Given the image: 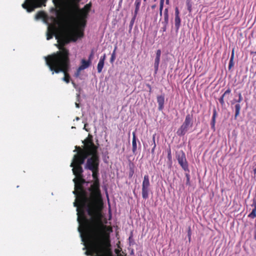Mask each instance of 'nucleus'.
<instances>
[{"instance_id":"f257e3e1","label":"nucleus","mask_w":256,"mask_h":256,"mask_svg":"<svg viewBox=\"0 0 256 256\" xmlns=\"http://www.w3.org/2000/svg\"><path fill=\"white\" fill-rule=\"evenodd\" d=\"M92 184L88 188L90 192L88 197L86 190V198H80L79 202L82 207H86L88 214L90 216L96 215L100 210L102 204L100 183L92 182Z\"/></svg>"},{"instance_id":"f03ea898","label":"nucleus","mask_w":256,"mask_h":256,"mask_svg":"<svg viewBox=\"0 0 256 256\" xmlns=\"http://www.w3.org/2000/svg\"><path fill=\"white\" fill-rule=\"evenodd\" d=\"M56 38L58 42L56 46L59 50L45 57L46 62L58 60L64 62L66 60H70L69 50L65 47V46L69 43L70 40L62 34L56 35Z\"/></svg>"},{"instance_id":"7ed1b4c3","label":"nucleus","mask_w":256,"mask_h":256,"mask_svg":"<svg viewBox=\"0 0 256 256\" xmlns=\"http://www.w3.org/2000/svg\"><path fill=\"white\" fill-rule=\"evenodd\" d=\"M82 143L84 144L83 148L79 146H75L76 150L74 152L76 151L77 153L74 156L73 159H86L92 152H94L96 145L94 143L92 135L89 134L86 138L82 141Z\"/></svg>"},{"instance_id":"20e7f679","label":"nucleus","mask_w":256,"mask_h":256,"mask_svg":"<svg viewBox=\"0 0 256 256\" xmlns=\"http://www.w3.org/2000/svg\"><path fill=\"white\" fill-rule=\"evenodd\" d=\"M46 64L48 66L50 70L52 72L58 74L62 72L64 74L63 80L66 83H68L70 80V76L68 74V72L70 67V60H66L62 62L61 60L54 62H46Z\"/></svg>"},{"instance_id":"39448f33","label":"nucleus","mask_w":256,"mask_h":256,"mask_svg":"<svg viewBox=\"0 0 256 256\" xmlns=\"http://www.w3.org/2000/svg\"><path fill=\"white\" fill-rule=\"evenodd\" d=\"M91 6V3H89L86 4L84 8L82 9H80L78 6H76L71 10V16L78 26L82 27L85 26L86 24V19L90 11Z\"/></svg>"},{"instance_id":"423d86ee","label":"nucleus","mask_w":256,"mask_h":256,"mask_svg":"<svg viewBox=\"0 0 256 256\" xmlns=\"http://www.w3.org/2000/svg\"><path fill=\"white\" fill-rule=\"evenodd\" d=\"M76 202H74V206L77 207V212H78V220L79 224L81 225V227L79 228L80 232H82L81 229L82 228V230H88L90 229V221L86 218L84 208L86 207H82V205L80 203L78 199V196H76Z\"/></svg>"},{"instance_id":"0eeeda50","label":"nucleus","mask_w":256,"mask_h":256,"mask_svg":"<svg viewBox=\"0 0 256 256\" xmlns=\"http://www.w3.org/2000/svg\"><path fill=\"white\" fill-rule=\"evenodd\" d=\"M98 146H96L94 152L89 155L90 158H87L86 164L84 166L86 169L90 170H99L100 157L98 154Z\"/></svg>"},{"instance_id":"6e6552de","label":"nucleus","mask_w":256,"mask_h":256,"mask_svg":"<svg viewBox=\"0 0 256 256\" xmlns=\"http://www.w3.org/2000/svg\"><path fill=\"white\" fill-rule=\"evenodd\" d=\"M74 182V190L73 193L75 196H78V199L79 200L80 198H86V190L83 186L85 183H88V182L84 178V176H79L73 180Z\"/></svg>"},{"instance_id":"1a4fd4ad","label":"nucleus","mask_w":256,"mask_h":256,"mask_svg":"<svg viewBox=\"0 0 256 256\" xmlns=\"http://www.w3.org/2000/svg\"><path fill=\"white\" fill-rule=\"evenodd\" d=\"M47 0H26L25 2L22 4L24 8L28 12H32L35 8H40L42 6H45V3Z\"/></svg>"},{"instance_id":"9d476101","label":"nucleus","mask_w":256,"mask_h":256,"mask_svg":"<svg viewBox=\"0 0 256 256\" xmlns=\"http://www.w3.org/2000/svg\"><path fill=\"white\" fill-rule=\"evenodd\" d=\"M193 126V117L192 115L188 114L186 116L185 120L180 127L178 129L176 133L178 136H184L190 128Z\"/></svg>"},{"instance_id":"9b49d317","label":"nucleus","mask_w":256,"mask_h":256,"mask_svg":"<svg viewBox=\"0 0 256 256\" xmlns=\"http://www.w3.org/2000/svg\"><path fill=\"white\" fill-rule=\"evenodd\" d=\"M86 159H72L70 167H72V172L76 177L83 175L84 170L82 165L84 164Z\"/></svg>"},{"instance_id":"f8f14e48","label":"nucleus","mask_w":256,"mask_h":256,"mask_svg":"<svg viewBox=\"0 0 256 256\" xmlns=\"http://www.w3.org/2000/svg\"><path fill=\"white\" fill-rule=\"evenodd\" d=\"M150 184L148 174L144 176L142 183V194L144 199L146 200L148 198L149 192L150 190Z\"/></svg>"},{"instance_id":"ddd939ff","label":"nucleus","mask_w":256,"mask_h":256,"mask_svg":"<svg viewBox=\"0 0 256 256\" xmlns=\"http://www.w3.org/2000/svg\"><path fill=\"white\" fill-rule=\"evenodd\" d=\"M176 158L182 168L185 172H190L185 153L182 150H180L176 152Z\"/></svg>"},{"instance_id":"4468645a","label":"nucleus","mask_w":256,"mask_h":256,"mask_svg":"<svg viewBox=\"0 0 256 256\" xmlns=\"http://www.w3.org/2000/svg\"><path fill=\"white\" fill-rule=\"evenodd\" d=\"M238 99H234L230 101V103L232 105L234 104L235 103H236L234 106L235 108V114H234V119L236 120L237 117L240 115V110L241 108L240 105V104L242 100V96L240 92H239L238 94Z\"/></svg>"},{"instance_id":"2eb2a0df","label":"nucleus","mask_w":256,"mask_h":256,"mask_svg":"<svg viewBox=\"0 0 256 256\" xmlns=\"http://www.w3.org/2000/svg\"><path fill=\"white\" fill-rule=\"evenodd\" d=\"M83 34V32L78 30L72 31L70 34V40L73 42H76L78 38L82 37Z\"/></svg>"},{"instance_id":"dca6fc26","label":"nucleus","mask_w":256,"mask_h":256,"mask_svg":"<svg viewBox=\"0 0 256 256\" xmlns=\"http://www.w3.org/2000/svg\"><path fill=\"white\" fill-rule=\"evenodd\" d=\"M157 102L158 104V110H162L164 108V94L158 96L156 97Z\"/></svg>"},{"instance_id":"f3484780","label":"nucleus","mask_w":256,"mask_h":256,"mask_svg":"<svg viewBox=\"0 0 256 256\" xmlns=\"http://www.w3.org/2000/svg\"><path fill=\"white\" fill-rule=\"evenodd\" d=\"M106 56L104 54L103 56H102L98 64L97 69L98 72L100 73L102 72V70L104 68V60H106Z\"/></svg>"},{"instance_id":"a211bd4d","label":"nucleus","mask_w":256,"mask_h":256,"mask_svg":"<svg viewBox=\"0 0 256 256\" xmlns=\"http://www.w3.org/2000/svg\"><path fill=\"white\" fill-rule=\"evenodd\" d=\"M92 62L90 60L82 59L80 62V65L79 66V70H84L88 68L91 64Z\"/></svg>"},{"instance_id":"6ab92c4d","label":"nucleus","mask_w":256,"mask_h":256,"mask_svg":"<svg viewBox=\"0 0 256 256\" xmlns=\"http://www.w3.org/2000/svg\"><path fill=\"white\" fill-rule=\"evenodd\" d=\"M137 150L136 144V132H132V151L134 154H136Z\"/></svg>"},{"instance_id":"aec40b11","label":"nucleus","mask_w":256,"mask_h":256,"mask_svg":"<svg viewBox=\"0 0 256 256\" xmlns=\"http://www.w3.org/2000/svg\"><path fill=\"white\" fill-rule=\"evenodd\" d=\"M92 172V177L94 180L92 182L100 183L99 176V170H91Z\"/></svg>"},{"instance_id":"412c9836","label":"nucleus","mask_w":256,"mask_h":256,"mask_svg":"<svg viewBox=\"0 0 256 256\" xmlns=\"http://www.w3.org/2000/svg\"><path fill=\"white\" fill-rule=\"evenodd\" d=\"M217 116V112L215 108L213 110V114L212 118V120L210 122L211 128L214 131L215 130V123H216V118Z\"/></svg>"},{"instance_id":"4be33fe9","label":"nucleus","mask_w":256,"mask_h":256,"mask_svg":"<svg viewBox=\"0 0 256 256\" xmlns=\"http://www.w3.org/2000/svg\"><path fill=\"white\" fill-rule=\"evenodd\" d=\"M141 3V0H136L134 4H135V10H134V20H135L136 17L138 13V12L140 9V6Z\"/></svg>"},{"instance_id":"5701e85b","label":"nucleus","mask_w":256,"mask_h":256,"mask_svg":"<svg viewBox=\"0 0 256 256\" xmlns=\"http://www.w3.org/2000/svg\"><path fill=\"white\" fill-rule=\"evenodd\" d=\"M181 20L180 16H175L174 18V25L176 31H178L180 26Z\"/></svg>"},{"instance_id":"b1692460","label":"nucleus","mask_w":256,"mask_h":256,"mask_svg":"<svg viewBox=\"0 0 256 256\" xmlns=\"http://www.w3.org/2000/svg\"><path fill=\"white\" fill-rule=\"evenodd\" d=\"M234 48L232 49L231 54V56L230 58L229 64H228V70H230L232 67L234 66Z\"/></svg>"},{"instance_id":"393cba45","label":"nucleus","mask_w":256,"mask_h":256,"mask_svg":"<svg viewBox=\"0 0 256 256\" xmlns=\"http://www.w3.org/2000/svg\"><path fill=\"white\" fill-rule=\"evenodd\" d=\"M164 21L165 23H168V8H166L164 10Z\"/></svg>"},{"instance_id":"a878e982","label":"nucleus","mask_w":256,"mask_h":256,"mask_svg":"<svg viewBox=\"0 0 256 256\" xmlns=\"http://www.w3.org/2000/svg\"><path fill=\"white\" fill-rule=\"evenodd\" d=\"M46 16V14L42 11L38 12L35 16L36 19L44 18Z\"/></svg>"},{"instance_id":"bb28decb","label":"nucleus","mask_w":256,"mask_h":256,"mask_svg":"<svg viewBox=\"0 0 256 256\" xmlns=\"http://www.w3.org/2000/svg\"><path fill=\"white\" fill-rule=\"evenodd\" d=\"M160 62V58L156 57L154 64V68L156 72L158 70Z\"/></svg>"},{"instance_id":"cd10ccee","label":"nucleus","mask_w":256,"mask_h":256,"mask_svg":"<svg viewBox=\"0 0 256 256\" xmlns=\"http://www.w3.org/2000/svg\"><path fill=\"white\" fill-rule=\"evenodd\" d=\"M254 208L252 210V211L248 215V217L250 218H256V206H253Z\"/></svg>"},{"instance_id":"c85d7f7f","label":"nucleus","mask_w":256,"mask_h":256,"mask_svg":"<svg viewBox=\"0 0 256 256\" xmlns=\"http://www.w3.org/2000/svg\"><path fill=\"white\" fill-rule=\"evenodd\" d=\"M54 35V32H50V29L48 28V32H47L46 34V39L48 40H50L51 38H52Z\"/></svg>"},{"instance_id":"c756f323","label":"nucleus","mask_w":256,"mask_h":256,"mask_svg":"<svg viewBox=\"0 0 256 256\" xmlns=\"http://www.w3.org/2000/svg\"><path fill=\"white\" fill-rule=\"evenodd\" d=\"M186 185H190V176L188 174L189 172H186Z\"/></svg>"},{"instance_id":"7c9ffc66","label":"nucleus","mask_w":256,"mask_h":256,"mask_svg":"<svg viewBox=\"0 0 256 256\" xmlns=\"http://www.w3.org/2000/svg\"><path fill=\"white\" fill-rule=\"evenodd\" d=\"M167 152H168V158L170 162H172V153H171V150L170 148L168 149Z\"/></svg>"},{"instance_id":"2f4dec72","label":"nucleus","mask_w":256,"mask_h":256,"mask_svg":"<svg viewBox=\"0 0 256 256\" xmlns=\"http://www.w3.org/2000/svg\"><path fill=\"white\" fill-rule=\"evenodd\" d=\"M225 96H223V95L222 94V96L220 97V98L218 99L219 102H220V104L222 106H224V98Z\"/></svg>"},{"instance_id":"473e14b6","label":"nucleus","mask_w":256,"mask_h":256,"mask_svg":"<svg viewBox=\"0 0 256 256\" xmlns=\"http://www.w3.org/2000/svg\"><path fill=\"white\" fill-rule=\"evenodd\" d=\"M162 24H163V26L162 28V30L163 32H164L166 30L167 26L168 24V23H165V22H162Z\"/></svg>"},{"instance_id":"72a5a7b5","label":"nucleus","mask_w":256,"mask_h":256,"mask_svg":"<svg viewBox=\"0 0 256 256\" xmlns=\"http://www.w3.org/2000/svg\"><path fill=\"white\" fill-rule=\"evenodd\" d=\"M164 2H160V16H162V11L163 8H164Z\"/></svg>"},{"instance_id":"f704fd0d","label":"nucleus","mask_w":256,"mask_h":256,"mask_svg":"<svg viewBox=\"0 0 256 256\" xmlns=\"http://www.w3.org/2000/svg\"><path fill=\"white\" fill-rule=\"evenodd\" d=\"M82 70H79V67L78 68V69L76 70V72H75L74 74V76L76 78H78L80 76V72Z\"/></svg>"},{"instance_id":"c9c22d12","label":"nucleus","mask_w":256,"mask_h":256,"mask_svg":"<svg viewBox=\"0 0 256 256\" xmlns=\"http://www.w3.org/2000/svg\"><path fill=\"white\" fill-rule=\"evenodd\" d=\"M231 92V90L230 88H228L225 92L222 94L223 96H226L228 94H229Z\"/></svg>"},{"instance_id":"e433bc0d","label":"nucleus","mask_w":256,"mask_h":256,"mask_svg":"<svg viewBox=\"0 0 256 256\" xmlns=\"http://www.w3.org/2000/svg\"><path fill=\"white\" fill-rule=\"evenodd\" d=\"M254 239L256 240V220L254 224Z\"/></svg>"},{"instance_id":"4c0bfd02","label":"nucleus","mask_w":256,"mask_h":256,"mask_svg":"<svg viewBox=\"0 0 256 256\" xmlns=\"http://www.w3.org/2000/svg\"><path fill=\"white\" fill-rule=\"evenodd\" d=\"M161 50H158L156 52V56L158 58H160Z\"/></svg>"},{"instance_id":"58836bf2","label":"nucleus","mask_w":256,"mask_h":256,"mask_svg":"<svg viewBox=\"0 0 256 256\" xmlns=\"http://www.w3.org/2000/svg\"><path fill=\"white\" fill-rule=\"evenodd\" d=\"M115 59H116V55H114V54H112L111 58L110 59V62L111 63H113V62H114Z\"/></svg>"},{"instance_id":"ea45409f","label":"nucleus","mask_w":256,"mask_h":256,"mask_svg":"<svg viewBox=\"0 0 256 256\" xmlns=\"http://www.w3.org/2000/svg\"><path fill=\"white\" fill-rule=\"evenodd\" d=\"M180 12L178 10V7H176L175 8V16H180Z\"/></svg>"},{"instance_id":"a19ab883","label":"nucleus","mask_w":256,"mask_h":256,"mask_svg":"<svg viewBox=\"0 0 256 256\" xmlns=\"http://www.w3.org/2000/svg\"><path fill=\"white\" fill-rule=\"evenodd\" d=\"M153 142H154V146L152 150V153H153L154 152V149H155L156 146V143H155V140H154V136L153 138Z\"/></svg>"},{"instance_id":"79ce46f5","label":"nucleus","mask_w":256,"mask_h":256,"mask_svg":"<svg viewBox=\"0 0 256 256\" xmlns=\"http://www.w3.org/2000/svg\"><path fill=\"white\" fill-rule=\"evenodd\" d=\"M93 56H94L93 52H92L88 56V60H90V62H92V60L93 58Z\"/></svg>"},{"instance_id":"37998d69","label":"nucleus","mask_w":256,"mask_h":256,"mask_svg":"<svg viewBox=\"0 0 256 256\" xmlns=\"http://www.w3.org/2000/svg\"><path fill=\"white\" fill-rule=\"evenodd\" d=\"M252 206H256V196L252 200Z\"/></svg>"},{"instance_id":"c03bdc74","label":"nucleus","mask_w":256,"mask_h":256,"mask_svg":"<svg viewBox=\"0 0 256 256\" xmlns=\"http://www.w3.org/2000/svg\"><path fill=\"white\" fill-rule=\"evenodd\" d=\"M190 233H191L190 228V227H189L188 231V236H189V240H190Z\"/></svg>"},{"instance_id":"a18cd8bd","label":"nucleus","mask_w":256,"mask_h":256,"mask_svg":"<svg viewBox=\"0 0 256 256\" xmlns=\"http://www.w3.org/2000/svg\"><path fill=\"white\" fill-rule=\"evenodd\" d=\"M116 48H117V47H116V46L114 48V51H113V52L112 53V54H114V55H116Z\"/></svg>"},{"instance_id":"49530a36","label":"nucleus","mask_w":256,"mask_h":256,"mask_svg":"<svg viewBox=\"0 0 256 256\" xmlns=\"http://www.w3.org/2000/svg\"><path fill=\"white\" fill-rule=\"evenodd\" d=\"M203 27H204V28H206L208 27V24L206 22L204 23L203 24Z\"/></svg>"},{"instance_id":"de8ad7c7","label":"nucleus","mask_w":256,"mask_h":256,"mask_svg":"<svg viewBox=\"0 0 256 256\" xmlns=\"http://www.w3.org/2000/svg\"><path fill=\"white\" fill-rule=\"evenodd\" d=\"M156 7V4H154V5L152 6H151L152 9L155 8Z\"/></svg>"},{"instance_id":"09e8293b","label":"nucleus","mask_w":256,"mask_h":256,"mask_svg":"<svg viewBox=\"0 0 256 256\" xmlns=\"http://www.w3.org/2000/svg\"><path fill=\"white\" fill-rule=\"evenodd\" d=\"M250 54H256V52H251Z\"/></svg>"},{"instance_id":"8fccbe9b","label":"nucleus","mask_w":256,"mask_h":256,"mask_svg":"<svg viewBox=\"0 0 256 256\" xmlns=\"http://www.w3.org/2000/svg\"><path fill=\"white\" fill-rule=\"evenodd\" d=\"M134 18H132V20H131V24L132 25L133 24V22H134Z\"/></svg>"},{"instance_id":"3c124183","label":"nucleus","mask_w":256,"mask_h":256,"mask_svg":"<svg viewBox=\"0 0 256 256\" xmlns=\"http://www.w3.org/2000/svg\"><path fill=\"white\" fill-rule=\"evenodd\" d=\"M76 108H80V105L76 103Z\"/></svg>"},{"instance_id":"603ef678","label":"nucleus","mask_w":256,"mask_h":256,"mask_svg":"<svg viewBox=\"0 0 256 256\" xmlns=\"http://www.w3.org/2000/svg\"><path fill=\"white\" fill-rule=\"evenodd\" d=\"M72 83L73 84V86L76 88V84L74 82H72Z\"/></svg>"},{"instance_id":"864d4df0","label":"nucleus","mask_w":256,"mask_h":256,"mask_svg":"<svg viewBox=\"0 0 256 256\" xmlns=\"http://www.w3.org/2000/svg\"><path fill=\"white\" fill-rule=\"evenodd\" d=\"M254 174H256V168L254 170Z\"/></svg>"},{"instance_id":"5fc2aeb1","label":"nucleus","mask_w":256,"mask_h":256,"mask_svg":"<svg viewBox=\"0 0 256 256\" xmlns=\"http://www.w3.org/2000/svg\"><path fill=\"white\" fill-rule=\"evenodd\" d=\"M164 0H160V2H164Z\"/></svg>"},{"instance_id":"6e6d98bb","label":"nucleus","mask_w":256,"mask_h":256,"mask_svg":"<svg viewBox=\"0 0 256 256\" xmlns=\"http://www.w3.org/2000/svg\"><path fill=\"white\" fill-rule=\"evenodd\" d=\"M169 0H166V3L168 4Z\"/></svg>"},{"instance_id":"4d7b16f0","label":"nucleus","mask_w":256,"mask_h":256,"mask_svg":"<svg viewBox=\"0 0 256 256\" xmlns=\"http://www.w3.org/2000/svg\"><path fill=\"white\" fill-rule=\"evenodd\" d=\"M148 86L149 87V88H150V90H151V86L150 84H148Z\"/></svg>"},{"instance_id":"13d9d810","label":"nucleus","mask_w":256,"mask_h":256,"mask_svg":"<svg viewBox=\"0 0 256 256\" xmlns=\"http://www.w3.org/2000/svg\"><path fill=\"white\" fill-rule=\"evenodd\" d=\"M188 10H189V11H190H190H191V9H190V7L188 8Z\"/></svg>"},{"instance_id":"bf43d9fd","label":"nucleus","mask_w":256,"mask_h":256,"mask_svg":"<svg viewBox=\"0 0 256 256\" xmlns=\"http://www.w3.org/2000/svg\"><path fill=\"white\" fill-rule=\"evenodd\" d=\"M132 174H133V173H132V174H130V176H132Z\"/></svg>"}]
</instances>
